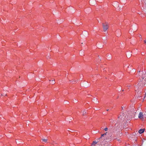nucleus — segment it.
Returning a JSON list of instances; mask_svg holds the SVG:
<instances>
[{
  "label": "nucleus",
  "instance_id": "24",
  "mask_svg": "<svg viewBox=\"0 0 146 146\" xmlns=\"http://www.w3.org/2000/svg\"><path fill=\"white\" fill-rule=\"evenodd\" d=\"M135 90V91H136V92H137V90Z\"/></svg>",
  "mask_w": 146,
  "mask_h": 146
},
{
  "label": "nucleus",
  "instance_id": "21",
  "mask_svg": "<svg viewBox=\"0 0 146 146\" xmlns=\"http://www.w3.org/2000/svg\"><path fill=\"white\" fill-rule=\"evenodd\" d=\"M140 97H141L140 96V97H138L137 98H139H139H140Z\"/></svg>",
  "mask_w": 146,
  "mask_h": 146
},
{
  "label": "nucleus",
  "instance_id": "15",
  "mask_svg": "<svg viewBox=\"0 0 146 146\" xmlns=\"http://www.w3.org/2000/svg\"><path fill=\"white\" fill-rule=\"evenodd\" d=\"M108 128L107 127L105 128L104 129L105 131H107L108 130Z\"/></svg>",
  "mask_w": 146,
  "mask_h": 146
},
{
  "label": "nucleus",
  "instance_id": "6",
  "mask_svg": "<svg viewBox=\"0 0 146 146\" xmlns=\"http://www.w3.org/2000/svg\"><path fill=\"white\" fill-rule=\"evenodd\" d=\"M97 143V142L95 141H93L91 146H95V145Z\"/></svg>",
  "mask_w": 146,
  "mask_h": 146
},
{
  "label": "nucleus",
  "instance_id": "2",
  "mask_svg": "<svg viewBox=\"0 0 146 146\" xmlns=\"http://www.w3.org/2000/svg\"><path fill=\"white\" fill-rule=\"evenodd\" d=\"M103 28L104 31H106L108 29V26L107 23H106L105 24H103Z\"/></svg>",
  "mask_w": 146,
  "mask_h": 146
},
{
  "label": "nucleus",
  "instance_id": "25",
  "mask_svg": "<svg viewBox=\"0 0 146 146\" xmlns=\"http://www.w3.org/2000/svg\"><path fill=\"white\" fill-rule=\"evenodd\" d=\"M75 82V81H74V82H73V83H74Z\"/></svg>",
  "mask_w": 146,
  "mask_h": 146
},
{
  "label": "nucleus",
  "instance_id": "11",
  "mask_svg": "<svg viewBox=\"0 0 146 146\" xmlns=\"http://www.w3.org/2000/svg\"><path fill=\"white\" fill-rule=\"evenodd\" d=\"M107 132H106V133H105L104 134H102L101 135V137L100 138H101L103 136H104V135H106Z\"/></svg>",
  "mask_w": 146,
  "mask_h": 146
},
{
  "label": "nucleus",
  "instance_id": "3",
  "mask_svg": "<svg viewBox=\"0 0 146 146\" xmlns=\"http://www.w3.org/2000/svg\"><path fill=\"white\" fill-rule=\"evenodd\" d=\"M138 117L141 119H144L143 115L142 112H140L138 115Z\"/></svg>",
  "mask_w": 146,
  "mask_h": 146
},
{
  "label": "nucleus",
  "instance_id": "10",
  "mask_svg": "<svg viewBox=\"0 0 146 146\" xmlns=\"http://www.w3.org/2000/svg\"><path fill=\"white\" fill-rule=\"evenodd\" d=\"M123 116L121 115H120V116L118 117V119L119 120H120L121 119L122 117Z\"/></svg>",
  "mask_w": 146,
  "mask_h": 146
},
{
  "label": "nucleus",
  "instance_id": "13",
  "mask_svg": "<svg viewBox=\"0 0 146 146\" xmlns=\"http://www.w3.org/2000/svg\"><path fill=\"white\" fill-rule=\"evenodd\" d=\"M140 82L141 81H140V82L138 83L137 86H139L141 85V83H140Z\"/></svg>",
  "mask_w": 146,
  "mask_h": 146
},
{
  "label": "nucleus",
  "instance_id": "7",
  "mask_svg": "<svg viewBox=\"0 0 146 146\" xmlns=\"http://www.w3.org/2000/svg\"><path fill=\"white\" fill-rule=\"evenodd\" d=\"M42 142H45V143L47 142V139H42Z\"/></svg>",
  "mask_w": 146,
  "mask_h": 146
},
{
  "label": "nucleus",
  "instance_id": "14",
  "mask_svg": "<svg viewBox=\"0 0 146 146\" xmlns=\"http://www.w3.org/2000/svg\"><path fill=\"white\" fill-rule=\"evenodd\" d=\"M56 143H55V142L54 141H53L52 143V145H54V144H56Z\"/></svg>",
  "mask_w": 146,
  "mask_h": 146
},
{
  "label": "nucleus",
  "instance_id": "8",
  "mask_svg": "<svg viewBox=\"0 0 146 146\" xmlns=\"http://www.w3.org/2000/svg\"><path fill=\"white\" fill-rule=\"evenodd\" d=\"M50 83L52 84H54L55 82L54 80H52V81L50 80Z\"/></svg>",
  "mask_w": 146,
  "mask_h": 146
},
{
  "label": "nucleus",
  "instance_id": "20",
  "mask_svg": "<svg viewBox=\"0 0 146 146\" xmlns=\"http://www.w3.org/2000/svg\"><path fill=\"white\" fill-rule=\"evenodd\" d=\"M139 92V93H141V91H140V92H139V91H138L137 92V93L138 94V93Z\"/></svg>",
  "mask_w": 146,
  "mask_h": 146
},
{
  "label": "nucleus",
  "instance_id": "9",
  "mask_svg": "<svg viewBox=\"0 0 146 146\" xmlns=\"http://www.w3.org/2000/svg\"><path fill=\"white\" fill-rule=\"evenodd\" d=\"M127 57H130L131 56V54L129 52H128L127 53Z\"/></svg>",
  "mask_w": 146,
  "mask_h": 146
},
{
  "label": "nucleus",
  "instance_id": "1",
  "mask_svg": "<svg viewBox=\"0 0 146 146\" xmlns=\"http://www.w3.org/2000/svg\"><path fill=\"white\" fill-rule=\"evenodd\" d=\"M137 76H140L142 79H143L146 76V71L144 70V71H139Z\"/></svg>",
  "mask_w": 146,
  "mask_h": 146
},
{
  "label": "nucleus",
  "instance_id": "17",
  "mask_svg": "<svg viewBox=\"0 0 146 146\" xmlns=\"http://www.w3.org/2000/svg\"><path fill=\"white\" fill-rule=\"evenodd\" d=\"M144 43L145 44H146V39L145 40H144Z\"/></svg>",
  "mask_w": 146,
  "mask_h": 146
},
{
  "label": "nucleus",
  "instance_id": "16",
  "mask_svg": "<svg viewBox=\"0 0 146 146\" xmlns=\"http://www.w3.org/2000/svg\"><path fill=\"white\" fill-rule=\"evenodd\" d=\"M127 87H130L131 86V85L129 84H128L127 85Z\"/></svg>",
  "mask_w": 146,
  "mask_h": 146
},
{
  "label": "nucleus",
  "instance_id": "5",
  "mask_svg": "<svg viewBox=\"0 0 146 146\" xmlns=\"http://www.w3.org/2000/svg\"><path fill=\"white\" fill-rule=\"evenodd\" d=\"M93 100L94 101V103L96 104H97L99 102L98 100V99L96 98H94L93 99Z\"/></svg>",
  "mask_w": 146,
  "mask_h": 146
},
{
  "label": "nucleus",
  "instance_id": "12",
  "mask_svg": "<svg viewBox=\"0 0 146 146\" xmlns=\"http://www.w3.org/2000/svg\"><path fill=\"white\" fill-rule=\"evenodd\" d=\"M86 113V110H84V111H83V115H84V114H85Z\"/></svg>",
  "mask_w": 146,
  "mask_h": 146
},
{
  "label": "nucleus",
  "instance_id": "18",
  "mask_svg": "<svg viewBox=\"0 0 146 146\" xmlns=\"http://www.w3.org/2000/svg\"><path fill=\"white\" fill-rule=\"evenodd\" d=\"M125 108V107L124 106H123V107H121V108H122V110H123V108Z\"/></svg>",
  "mask_w": 146,
  "mask_h": 146
},
{
  "label": "nucleus",
  "instance_id": "26",
  "mask_svg": "<svg viewBox=\"0 0 146 146\" xmlns=\"http://www.w3.org/2000/svg\"><path fill=\"white\" fill-rule=\"evenodd\" d=\"M109 110H107V111H108Z\"/></svg>",
  "mask_w": 146,
  "mask_h": 146
},
{
  "label": "nucleus",
  "instance_id": "4",
  "mask_svg": "<svg viewBox=\"0 0 146 146\" xmlns=\"http://www.w3.org/2000/svg\"><path fill=\"white\" fill-rule=\"evenodd\" d=\"M145 131V129H141L139 131V133L141 134L143 133Z\"/></svg>",
  "mask_w": 146,
  "mask_h": 146
},
{
  "label": "nucleus",
  "instance_id": "23",
  "mask_svg": "<svg viewBox=\"0 0 146 146\" xmlns=\"http://www.w3.org/2000/svg\"><path fill=\"white\" fill-rule=\"evenodd\" d=\"M112 128H113V127H112V128H111V129H112Z\"/></svg>",
  "mask_w": 146,
  "mask_h": 146
},
{
  "label": "nucleus",
  "instance_id": "19",
  "mask_svg": "<svg viewBox=\"0 0 146 146\" xmlns=\"http://www.w3.org/2000/svg\"><path fill=\"white\" fill-rule=\"evenodd\" d=\"M1 95L2 96H6V94H2Z\"/></svg>",
  "mask_w": 146,
  "mask_h": 146
},
{
  "label": "nucleus",
  "instance_id": "22",
  "mask_svg": "<svg viewBox=\"0 0 146 146\" xmlns=\"http://www.w3.org/2000/svg\"><path fill=\"white\" fill-rule=\"evenodd\" d=\"M144 54V52H143V53H142V55H143Z\"/></svg>",
  "mask_w": 146,
  "mask_h": 146
}]
</instances>
